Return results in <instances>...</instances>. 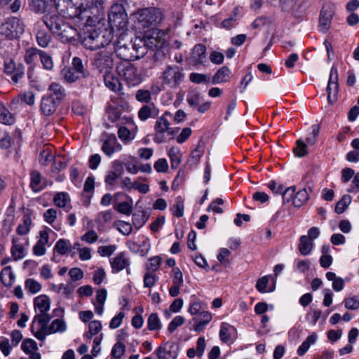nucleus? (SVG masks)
<instances>
[{"instance_id": "nucleus-22", "label": "nucleus", "mask_w": 359, "mask_h": 359, "mask_svg": "<svg viewBox=\"0 0 359 359\" xmlns=\"http://www.w3.org/2000/svg\"><path fill=\"white\" fill-rule=\"evenodd\" d=\"M57 35L59 36L63 41H71L74 40L78 36V31L76 28L65 22L64 24L62 25L59 32L57 33Z\"/></svg>"}, {"instance_id": "nucleus-20", "label": "nucleus", "mask_w": 359, "mask_h": 359, "mask_svg": "<svg viewBox=\"0 0 359 359\" xmlns=\"http://www.w3.org/2000/svg\"><path fill=\"white\" fill-rule=\"evenodd\" d=\"M95 36L97 48L109 45L114 38L111 29L107 28L95 29Z\"/></svg>"}, {"instance_id": "nucleus-15", "label": "nucleus", "mask_w": 359, "mask_h": 359, "mask_svg": "<svg viewBox=\"0 0 359 359\" xmlns=\"http://www.w3.org/2000/svg\"><path fill=\"white\" fill-rule=\"evenodd\" d=\"M123 146L118 142L114 135H109L104 141L101 147L102 151L108 157L114 153L122 151Z\"/></svg>"}, {"instance_id": "nucleus-30", "label": "nucleus", "mask_w": 359, "mask_h": 359, "mask_svg": "<svg viewBox=\"0 0 359 359\" xmlns=\"http://www.w3.org/2000/svg\"><path fill=\"white\" fill-rule=\"evenodd\" d=\"M212 320V315L208 311H201L198 315V318H193L194 321L196 322L194 327V330L199 332L203 330L208 323Z\"/></svg>"}, {"instance_id": "nucleus-33", "label": "nucleus", "mask_w": 359, "mask_h": 359, "mask_svg": "<svg viewBox=\"0 0 359 359\" xmlns=\"http://www.w3.org/2000/svg\"><path fill=\"white\" fill-rule=\"evenodd\" d=\"M168 156L170 160L171 168L177 169L182 161V153L180 148L176 147H171L168 151Z\"/></svg>"}, {"instance_id": "nucleus-2", "label": "nucleus", "mask_w": 359, "mask_h": 359, "mask_svg": "<svg viewBox=\"0 0 359 359\" xmlns=\"http://www.w3.org/2000/svg\"><path fill=\"white\" fill-rule=\"evenodd\" d=\"M130 47H132L133 50L135 48L130 43L128 45L125 44L123 46L118 43L116 52L124 60L117 65L116 72L128 86L133 87L141 83L142 77L137 68L129 62L130 60L140 57L137 54L134 55L133 53H128V51L130 50Z\"/></svg>"}, {"instance_id": "nucleus-17", "label": "nucleus", "mask_w": 359, "mask_h": 359, "mask_svg": "<svg viewBox=\"0 0 359 359\" xmlns=\"http://www.w3.org/2000/svg\"><path fill=\"white\" fill-rule=\"evenodd\" d=\"M166 114H167L158 118L155 123L154 129L156 134L154 137V141L158 144L163 142V134L165 132L170 131V123L168 120L165 118Z\"/></svg>"}, {"instance_id": "nucleus-27", "label": "nucleus", "mask_w": 359, "mask_h": 359, "mask_svg": "<svg viewBox=\"0 0 359 359\" xmlns=\"http://www.w3.org/2000/svg\"><path fill=\"white\" fill-rule=\"evenodd\" d=\"M104 82L105 86L114 92H117L121 90L122 86L121 82L114 76L111 71L104 73Z\"/></svg>"}, {"instance_id": "nucleus-37", "label": "nucleus", "mask_w": 359, "mask_h": 359, "mask_svg": "<svg viewBox=\"0 0 359 359\" xmlns=\"http://www.w3.org/2000/svg\"><path fill=\"white\" fill-rule=\"evenodd\" d=\"M118 138L125 144L130 143L135 138V133L131 132L127 127L121 126L119 127L118 132Z\"/></svg>"}, {"instance_id": "nucleus-58", "label": "nucleus", "mask_w": 359, "mask_h": 359, "mask_svg": "<svg viewBox=\"0 0 359 359\" xmlns=\"http://www.w3.org/2000/svg\"><path fill=\"white\" fill-rule=\"evenodd\" d=\"M22 350L27 354H29L37 349L36 343L32 339H25L21 344Z\"/></svg>"}, {"instance_id": "nucleus-41", "label": "nucleus", "mask_w": 359, "mask_h": 359, "mask_svg": "<svg viewBox=\"0 0 359 359\" xmlns=\"http://www.w3.org/2000/svg\"><path fill=\"white\" fill-rule=\"evenodd\" d=\"M234 331V327L226 323H222L220 326L219 337L225 343L231 340V335Z\"/></svg>"}, {"instance_id": "nucleus-44", "label": "nucleus", "mask_w": 359, "mask_h": 359, "mask_svg": "<svg viewBox=\"0 0 359 359\" xmlns=\"http://www.w3.org/2000/svg\"><path fill=\"white\" fill-rule=\"evenodd\" d=\"M149 215L144 212L139 211L133 215V225L137 229H140L148 220Z\"/></svg>"}, {"instance_id": "nucleus-6", "label": "nucleus", "mask_w": 359, "mask_h": 359, "mask_svg": "<svg viewBox=\"0 0 359 359\" xmlns=\"http://www.w3.org/2000/svg\"><path fill=\"white\" fill-rule=\"evenodd\" d=\"M108 18L111 26L117 29H124L128 22L125 9L119 4H115L111 6L108 13Z\"/></svg>"}, {"instance_id": "nucleus-32", "label": "nucleus", "mask_w": 359, "mask_h": 359, "mask_svg": "<svg viewBox=\"0 0 359 359\" xmlns=\"http://www.w3.org/2000/svg\"><path fill=\"white\" fill-rule=\"evenodd\" d=\"M158 112V111L154 104L144 105L138 111V117L141 121H145L149 118L156 116Z\"/></svg>"}, {"instance_id": "nucleus-62", "label": "nucleus", "mask_w": 359, "mask_h": 359, "mask_svg": "<svg viewBox=\"0 0 359 359\" xmlns=\"http://www.w3.org/2000/svg\"><path fill=\"white\" fill-rule=\"evenodd\" d=\"M187 101L191 107L198 106L201 102V95L199 92L196 90L189 92L187 97Z\"/></svg>"}, {"instance_id": "nucleus-54", "label": "nucleus", "mask_w": 359, "mask_h": 359, "mask_svg": "<svg viewBox=\"0 0 359 359\" xmlns=\"http://www.w3.org/2000/svg\"><path fill=\"white\" fill-rule=\"evenodd\" d=\"M25 288L32 294L39 292L41 290V285L36 280L29 278L25 280Z\"/></svg>"}, {"instance_id": "nucleus-5", "label": "nucleus", "mask_w": 359, "mask_h": 359, "mask_svg": "<svg viewBox=\"0 0 359 359\" xmlns=\"http://www.w3.org/2000/svg\"><path fill=\"white\" fill-rule=\"evenodd\" d=\"M24 31L23 22L15 17L8 18L0 26V34L11 40L19 38Z\"/></svg>"}, {"instance_id": "nucleus-13", "label": "nucleus", "mask_w": 359, "mask_h": 359, "mask_svg": "<svg viewBox=\"0 0 359 359\" xmlns=\"http://www.w3.org/2000/svg\"><path fill=\"white\" fill-rule=\"evenodd\" d=\"M334 13V10L332 4H327L323 7L320 13L318 25L320 32L325 34L330 29Z\"/></svg>"}, {"instance_id": "nucleus-35", "label": "nucleus", "mask_w": 359, "mask_h": 359, "mask_svg": "<svg viewBox=\"0 0 359 359\" xmlns=\"http://www.w3.org/2000/svg\"><path fill=\"white\" fill-rule=\"evenodd\" d=\"M67 329L65 323L61 319H55L46 328V337L56 332H64Z\"/></svg>"}, {"instance_id": "nucleus-47", "label": "nucleus", "mask_w": 359, "mask_h": 359, "mask_svg": "<svg viewBox=\"0 0 359 359\" xmlns=\"http://www.w3.org/2000/svg\"><path fill=\"white\" fill-rule=\"evenodd\" d=\"M62 74L65 80L70 83H74L79 79L83 77L80 74H78V72L75 71V69H73L72 67L64 69Z\"/></svg>"}, {"instance_id": "nucleus-36", "label": "nucleus", "mask_w": 359, "mask_h": 359, "mask_svg": "<svg viewBox=\"0 0 359 359\" xmlns=\"http://www.w3.org/2000/svg\"><path fill=\"white\" fill-rule=\"evenodd\" d=\"M230 69L227 67L219 68L212 79V84L226 82L229 78Z\"/></svg>"}, {"instance_id": "nucleus-52", "label": "nucleus", "mask_w": 359, "mask_h": 359, "mask_svg": "<svg viewBox=\"0 0 359 359\" xmlns=\"http://www.w3.org/2000/svg\"><path fill=\"white\" fill-rule=\"evenodd\" d=\"M351 202V196L350 195H344L340 201H339L335 206V212L337 214L343 213Z\"/></svg>"}, {"instance_id": "nucleus-3", "label": "nucleus", "mask_w": 359, "mask_h": 359, "mask_svg": "<svg viewBox=\"0 0 359 359\" xmlns=\"http://www.w3.org/2000/svg\"><path fill=\"white\" fill-rule=\"evenodd\" d=\"M143 47L137 49L136 53L140 56H143L147 52L146 48L156 50L154 54L155 60L161 57H165V49L168 46V34L163 30L155 29L149 31L144 37Z\"/></svg>"}, {"instance_id": "nucleus-48", "label": "nucleus", "mask_w": 359, "mask_h": 359, "mask_svg": "<svg viewBox=\"0 0 359 359\" xmlns=\"http://www.w3.org/2000/svg\"><path fill=\"white\" fill-rule=\"evenodd\" d=\"M71 243L69 241L66 239H60L55 245L54 251L61 255H64L68 252Z\"/></svg>"}, {"instance_id": "nucleus-23", "label": "nucleus", "mask_w": 359, "mask_h": 359, "mask_svg": "<svg viewBox=\"0 0 359 359\" xmlns=\"http://www.w3.org/2000/svg\"><path fill=\"white\" fill-rule=\"evenodd\" d=\"M191 60L195 65H202L206 60V47L203 44H196L191 52Z\"/></svg>"}, {"instance_id": "nucleus-56", "label": "nucleus", "mask_w": 359, "mask_h": 359, "mask_svg": "<svg viewBox=\"0 0 359 359\" xmlns=\"http://www.w3.org/2000/svg\"><path fill=\"white\" fill-rule=\"evenodd\" d=\"M322 316V311L319 309H310L306 315V320L311 325H316Z\"/></svg>"}, {"instance_id": "nucleus-4", "label": "nucleus", "mask_w": 359, "mask_h": 359, "mask_svg": "<svg viewBox=\"0 0 359 359\" xmlns=\"http://www.w3.org/2000/svg\"><path fill=\"white\" fill-rule=\"evenodd\" d=\"M134 15L139 24L143 27L156 25L163 19L162 11L155 7L139 9Z\"/></svg>"}, {"instance_id": "nucleus-53", "label": "nucleus", "mask_w": 359, "mask_h": 359, "mask_svg": "<svg viewBox=\"0 0 359 359\" xmlns=\"http://www.w3.org/2000/svg\"><path fill=\"white\" fill-rule=\"evenodd\" d=\"M184 201L181 198H177L175 203L170 208L172 214L177 217H182L184 215Z\"/></svg>"}, {"instance_id": "nucleus-11", "label": "nucleus", "mask_w": 359, "mask_h": 359, "mask_svg": "<svg viewBox=\"0 0 359 359\" xmlns=\"http://www.w3.org/2000/svg\"><path fill=\"white\" fill-rule=\"evenodd\" d=\"M338 91V70L336 67L332 66L330 69L328 84L327 86V100L330 104H333L337 101Z\"/></svg>"}, {"instance_id": "nucleus-16", "label": "nucleus", "mask_w": 359, "mask_h": 359, "mask_svg": "<svg viewBox=\"0 0 359 359\" xmlns=\"http://www.w3.org/2000/svg\"><path fill=\"white\" fill-rule=\"evenodd\" d=\"M60 102L52 95H44L41 100L40 111L45 116H50L56 111Z\"/></svg>"}, {"instance_id": "nucleus-7", "label": "nucleus", "mask_w": 359, "mask_h": 359, "mask_svg": "<svg viewBox=\"0 0 359 359\" xmlns=\"http://www.w3.org/2000/svg\"><path fill=\"white\" fill-rule=\"evenodd\" d=\"M184 74L178 66H168L162 73L160 79L163 85L177 88L183 80Z\"/></svg>"}, {"instance_id": "nucleus-61", "label": "nucleus", "mask_w": 359, "mask_h": 359, "mask_svg": "<svg viewBox=\"0 0 359 359\" xmlns=\"http://www.w3.org/2000/svg\"><path fill=\"white\" fill-rule=\"evenodd\" d=\"M293 152L296 156L303 157L307 154V146L301 140L296 142V147L293 149Z\"/></svg>"}, {"instance_id": "nucleus-42", "label": "nucleus", "mask_w": 359, "mask_h": 359, "mask_svg": "<svg viewBox=\"0 0 359 359\" xmlns=\"http://www.w3.org/2000/svg\"><path fill=\"white\" fill-rule=\"evenodd\" d=\"M13 246L11 248V254L15 260L22 259L24 256V248L20 243L19 238H13Z\"/></svg>"}, {"instance_id": "nucleus-9", "label": "nucleus", "mask_w": 359, "mask_h": 359, "mask_svg": "<svg viewBox=\"0 0 359 359\" xmlns=\"http://www.w3.org/2000/svg\"><path fill=\"white\" fill-rule=\"evenodd\" d=\"M93 65L100 72L111 71L114 66L113 53L106 50L97 53L94 56Z\"/></svg>"}, {"instance_id": "nucleus-14", "label": "nucleus", "mask_w": 359, "mask_h": 359, "mask_svg": "<svg viewBox=\"0 0 359 359\" xmlns=\"http://www.w3.org/2000/svg\"><path fill=\"white\" fill-rule=\"evenodd\" d=\"M179 347L172 341H167L161 345L156 351L158 359H176L178 355Z\"/></svg>"}, {"instance_id": "nucleus-57", "label": "nucleus", "mask_w": 359, "mask_h": 359, "mask_svg": "<svg viewBox=\"0 0 359 359\" xmlns=\"http://www.w3.org/2000/svg\"><path fill=\"white\" fill-rule=\"evenodd\" d=\"M135 98L138 102L149 103L151 101V92L149 90L139 89L136 92Z\"/></svg>"}, {"instance_id": "nucleus-64", "label": "nucleus", "mask_w": 359, "mask_h": 359, "mask_svg": "<svg viewBox=\"0 0 359 359\" xmlns=\"http://www.w3.org/2000/svg\"><path fill=\"white\" fill-rule=\"evenodd\" d=\"M107 116L111 123H116L121 117V111L116 107H110L107 110Z\"/></svg>"}, {"instance_id": "nucleus-28", "label": "nucleus", "mask_w": 359, "mask_h": 359, "mask_svg": "<svg viewBox=\"0 0 359 359\" xmlns=\"http://www.w3.org/2000/svg\"><path fill=\"white\" fill-rule=\"evenodd\" d=\"M34 306L35 310H38L39 313H46L50 309V299L46 295H39L34 298Z\"/></svg>"}, {"instance_id": "nucleus-59", "label": "nucleus", "mask_w": 359, "mask_h": 359, "mask_svg": "<svg viewBox=\"0 0 359 359\" xmlns=\"http://www.w3.org/2000/svg\"><path fill=\"white\" fill-rule=\"evenodd\" d=\"M32 220L28 217L23 218L22 222L17 227V233L19 235H25L29 231V226L31 225Z\"/></svg>"}, {"instance_id": "nucleus-43", "label": "nucleus", "mask_w": 359, "mask_h": 359, "mask_svg": "<svg viewBox=\"0 0 359 359\" xmlns=\"http://www.w3.org/2000/svg\"><path fill=\"white\" fill-rule=\"evenodd\" d=\"M102 323L100 320H93L88 325V331L84 334L83 337L90 339L94 335L97 334L102 330Z\"/></svg>"}, {"instance_id": "nucleus-26", "label": "nucleus", "mask_w": 359, "mask_h": 359, "mask_svg": "<svg viewBox=\"0 0 359 359\" xmlns=\"http://www.w3.org/2000/svg\"><path fill=\"white\" fill-rule=\"evenodd\" d=\"M48 90L50 92L49 95L54 97L60 103L67 95L65 88L58 82H52Z\"/></svg>"}, {"instance_id": "nucleus-18", "label": "nucleus", "mask_w": 359, "mask_h": 359, "mask_svg": "<svg viewBox=\"0 0 359 359\" xmlns=\"http://www.w3.org/2000/svg\"><path fill=\"white\" fill-rule=\"evenodd\" d=\"M43 21L46 27L55 34L59 32L62 25L65 22L63 18L58 15L57 13L45 15L43 18Z\"/></svg>"}, {"instance_id": "nucleus-60", "label": "nucleus", "mask_w": 359, "mask_h": 359, "mask_svg": "<svg viewBox=\"0 0 359 359\" xmlns=\"http://www.w3.org/2000/svg\"><path fill=\"white\" fill-rule=\"evenodd\" d=\"M72 68L75 69L82 76L86 77L88 74L87 71L85 70L81 60L78 57H74L72 62Z\"/></svg>"}, {"instance_id": "nucleus-31", "label": "nucleus", "mask_w": 359, "mask_h": 359, "mask_svg": "<svg viewBox=\"0 0 359 359\" xmlns=\"http://www.w3.org/2000/svg\"><path fill=\"white\" fill-rule=\"evenodd\" d=\"M25 103L32 106L35 103V95L32 91H27L15 97L12 101L13 104Z\"/></svg>"}, {"instance_id": "nucleus-50", "label": "nucleus", "mask_w": 359, "mask_h": 359, "mask_svg": "<svg viewBox=\"0 0 359 359\" xmlns=\"http://www.w3.org/2000/svg\"><path fill=\"white\" fill-rule=\"evenodd\" d=\"M147 327L149 330H158L161 328V320L156 313L149 315L147 320Z\"/></svg>"}, {"instance_id": "nucleus-10", "label": "nucleus", "mask_w": 359, "mask_h": 359, "mask_svg": "<svg viewBox=\"0 0 359 359\" xmlns=\"http://www.w3.org/2000/svg\"><path fill=\"white\" fill-rule=\"evenodd\" d=\"M111 170H109L104 177V182L107 189H114L118 179L123 173V163L119 160L111 162Z\"/></svg>"}, {"instance_id": "nucleus-8", "label": "nucleus", "mask_w": 359, "mask_h": 359, "mask_svg": "<svg viewBox=\"0 0 359 359\" xmlns=\"http://www.w3.org/2000/svg\"><path fill=\"white\" fill-rule=\"evenodd\" d=\"M51 319V316L46 313H39L37 314L32 322L31 331L34 336L40 341L46 339V330L48 328V323Z\"/></svg>"}, {"instance_id": "nucleus-1", "label": "nucleus", "mask_w": 359, "mask_h": 359, "mask_svg": "<svg viewBox=\"0 0 359 359\" xmlns=\"http://www.w3.org/2000/svg\"><path fill=\"white\" fill-rule=\"evenodd\" d=\"M58 12L67 18L74 19L83 25H91L98 20L104 9L103 0H56Z\"/></svg>"}, {"instance_id": "nucleus-25", "label": "nucleus", "mask_w": 359, "mask_h": 359, "mask_svg": "<svg viewBox=\"0 0 359 359\" xmlns=\"http://www.w3.org/2000/svg\"><path fill=\"white\" fill-rule=\"evenodd\" d=\"M54 5L58 11L57 3L56 0H32V9L36 13H43L48 9L49 7Z\"/></svg>"}, {"instance_id": "nucleus-39", "label": "nucleus", "mask_w": 359, "mask_h": 359, "mask_svg": "<svg viewBox=\"0 0 359 359\" xmlns=\"http://www.w3.org/2000/svg\"><path fill=\"white\" fill-rule=\"evenodd\" d=\"M317 340V335L313 332L311 334L307 337L306 340L299 346L297 349V354L300 356L304 355L306 351L309 349L311 344H314Z\"/></svg>"}, {"instance_id": "nucleus-24", "label": "nucleus", "mask_w": 359, "mask_h": 359, "mask_svg": "<svg viewBox=\"0 0 359 359\" xmlns=\"http://www.w3.org/2000/svg\"><path fill=\"white\" fill-rule=\"evenodd\" d=\"M30 187L34 192H39L46 187L45 180L39 172L33 170L30 174Z\"/></svg>"}, {"instance_id": "nucleus-49", "label": "nucleus", "mask_w": 359, "mask_h": 359, "mask_svg": "<svg viewBox=\"0 0 359 359\" xmlns=\"http://www.w3.org/2000/svg\"><path fill=\"white\" fill-rule=\"evenodd\" d=\"M51 36L45 30H39L36 33V41L39 46L46 48L50 42Z\"/></svg>"}, {"instance_id": "nucleus-45", "label": "nucleus", "mask_w": 359, "mask_h": 359, "mask_svg": "<svg viewBox=\"0 0 359 359\" xmlns=\"http://www.w3.org/2000/svg\"><path fill=\"white\" fill-rule=\"evenodd\" d=\"M309 193L306 188L299 190L293 199V205L295 207H301L309 200Z\"/></svg>"}, {"instance_id": "nucleus-40", "label": "nucleus", "mask_w": 359, "mask_h": 359, "mask_svg": "<svg viewBox=\"0 0 359 359\" xmlns=\"http://www.w3.org/2000/svg\"><path fill=\"white\" fill-rule=\"evenodd\" d=\"M0 122L6 125H12L15 122L13 115L0 102Z\"/></svg>"}, {"instance_id": "nucleus-63", "label": "nucleus", "mask_w": 359, "mask_h": 359, "mask_svg": "<svg viewBox=\"0 0 359 359\" xmlns=\"http://www.w3.org/2000/svg\"><path fill=\"white\" fill-rule=\"evenodd\" d=\"M161 264V258L158 256H155L149 259L147 269V271L154 273L156 271Z\"/></svg>"}, {"instance_id": "nucleus-51", "label": "nucleus", "mask_w": 359, "mask_h": 359, "mask_svg": "<svg viewBox=\"0 0 359 359\" xmlns=\"http://www.w3.org/2000/svg\"><path fill=\"white\" fill-rule=\"evenodd\" d=\"M39 60L43 66V68L48 71L53 70L54 67V62L52 57L46 52L42 50Z\"/></svg>"}, {"instance_id": "nucleus-12", "label": "nucleus", "mask_w": 359, "mask_h": 359, "mask_svg": "<svg viewBox=\"0 0 359 359\" xmlns=\"http://www.w3.org/2000/svg\"><path fill=\"white\" fill-rule=\"evenodd\" d=\"M42 50L35 47H30L26 49L24 55V61L29 65L27 70V76L32 79L34 74V67L40 59Z\"/></svg>"}, {"instance_id": "nucleus-34", "label": "nucleus", "mask_w": 359, "mask_h": 359, "mask_svg": "<svg viewBox=\"0 0 359 359\" xmlns=\"http://www.w3.org/2000/svg\"><path fill=\"white\" fill-rule=\"evenodd\" d=\"M313 243L307 236H302L299 238L298 250L302 255H308L313 249Z\"/></svg>"}, {"instance_id": "nucleus-38", "label": "nucleus", "mask_w": 359, "mask_h": 359, "mask_svg": "<svg viewBox=\"0 0 359 359\" xmlns=\"http://www.w3.org/2000/svg\"><path fill=\"white\" fill-rule=\"evenodd\" d=\"M95 36V29L93 31H88L84 37L81 40L83 46L90 50L97 49V40Z\"/></svg>"}, {"instance_id": "nucleus-46", "label": "nucleus", "mask_w": 359, "mask_h": 359, "mask_svg": "<svg viewBox=\"0 0 359 359\" xmlns=\"http://www.w3.org/2000/svg\"><path fill=\"white\" fill-rule=\"evenodd\" d=\"M15 276L12 271L11 266L5 267L0 273V279L5 285H10L13 283Z\"/></svg>"}, {"instance_id": "nucleus-21", "label": "nucleus", "mask_w": 359, "mask_h": 359, "mask_svg": "<svg viewBox=\"0 0 359 359\" xmlns=\"http://www.w3.org/2000/svg\"><path fill=\"white\" fill-rule=\"evenodd\" d=\"M112 273H118L130 265V261L124 252H120L110 259Z\"/></svg>"}, {"instance_id": "nucleus-55", "label": "nucleus", "mask_w": 359, "mask_h": 359, "mask_svg": "<svg viewBox=\"0 0 359 359\" xmlns=\"http://www.w3.org/2000/svg\"><path fill=\"white\" fill-rule=\"evenodd\" d=\"M126 352V346L122 342H116L111 352V357L116 359H120Z\"/></svg>"}, {"instance_id": "nucleus-19", "label": "nucleus", "mask_w": 359, "mask_h": 359, "mask_svg": "<svg viewBox=\"0 0 359 359\" xmlns=\"http://www.w3.org/2000/svg\"><path fill=\"white\" fill-rule=\"evenodd\" d=\"M16 55L17 50H13L11 52L5 50L4 53H2L4 58V70L6 74H13L15 70L18 69L15 62Z\"/></svg>"}, {"instance_id": "nucleus-29", "label": "nucleus", "mask_w": 359, "mask_h": 359, "mask_svg": "<svg viewBox=\"0 0 359 359\" xmlns=\"http://www.w3.org/2000/svg\"><path fill=\"white\" fill-rule=\"evenodd\" d=\"M54 204L59 207L65 208L67 212L71 208L70 197L67 192H59L53 198Z\"/></svg>"}]
</instances>
